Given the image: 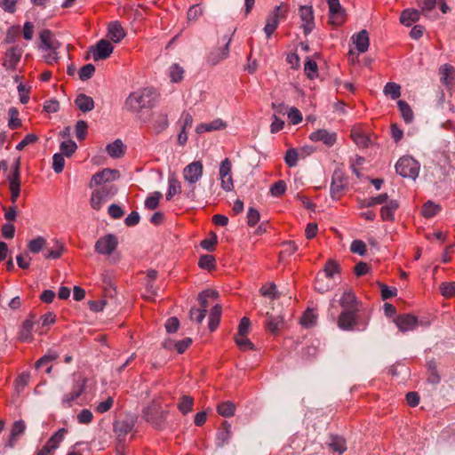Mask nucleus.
Instances as JSON below:
<instances>
[{
    "instance_id": "f257e3e1",
    "label": "nucleus",
    "mask_w": 455,
    "mask_h": 455,
    "mask_svg": "<svg viewBox=\"0 0 455 455\" xmlns=\"http://www.w3.org/2000/svg\"><path fill=\"white\" fill-rule=\"evenodd\" d=\"M157 94L153 88L146 87L132 92L124 102L127 111L140 117L142 109L152 108L156 101Z\"/></svg>"
},
{
    "instance_id": "f03ea898",
    "label": "nucleus",
    "mask_w": 455,
    "mask_h": 455,
    "mask_svg": "<svg viewBox=\"0 0 455 455\" xmlns=\"http://www.w3.org/2000/svg\"><path fill=\"white\" fill-rule=\"evenodd\" d=\"M204 175V164L202 161H194L186 165L182 170V177L187 184L188 190L185 191V196L190 200L196 198V183Z\"/></svg>"
},
{
    "instance_id": "7ed1b4c3",
    "label": "nucleus",
    "mask_w": 455,
    "mask_h": 455,
    "mask_svg": "<svg viewBox=\"0 0 455 455\" xmlns=\"http://www.w3.org/2000/svg\"><path fill=\"white\" fill-rule=\"evenodd\" d=\"M168 411L164 410L161 404L153 400L144 410L142 417L156 428H162L165 423Z\"/></svg>"
},
{
    "instance_id": "20e7f679",
    "label": "nucleus",
    "mask_w": 455,
    "mask_h": 455,
    "mask_svg": "<svg viewBox=\"0 0 455 455\" xmlns=\"http://www.w3.org/2000/svg\"><path fill=\"white\" fill-rule=\"evenodd\" d=\"M420 165L411 156H402L395 164L396 172L403 178L415 180L419 176Z\"/></svg>"
},
{
    "instance_id": "39448f33",
    "label": "nucleus",
    "mask_w": 455,
    "mask_h": 455,
    "mask_svg": "<svg viewBox=\"0 0 455 455\" xmlns=\"http://www.w3.org/2000/svg\"><path fill=\"white\" fill-rule=\"evenodd\" d=\"M117 188L113 185L103 186L100 188L94 190L90 200L92 208L96 211L100 210L103 204L115 196Z\"/></svg>"
},
{
    "instance_id": "423d86ee",
    "label": "nucleus",
    "mask_w": 455,
    "mask_h": 455,
    "mask_svg": "<svg viewBox=\"0 0 455 455\" xmlns=\"http://www.w3.org/2000/svg\"><path fill=\"white\" fill-rule=\"evenodd\" d=\"M219 180L221 188L226 192L234 189V180L232 176V164L228 158H225L220 164Z\"/></svg>"
},
{
    "instance_id": "0eeeda50",
    "label": "nucleus",
    "mask_w": 455,
    "mask_h": 455,
    "mask_svg": "<svg viewBox=\"0 0 455 455\" xmlns=\"http://www.w3.org/2000/svg\"><path fill=\"white\" fill-rule=\"evenodd\" d=\"M85 385L86 381L84 379L79 378L76 379L71 391L63 395L61 399V406L63 408L72 407L79 396L84 392Z\"/></svg>"
},
{
    "instance_id": "6e6552de",
    "label": "nucleus",
    "mask_w": 455,
    "mask_h": 455,
    "mask_svg": "<svg viewBox=\"0 0 455 455\" xmlns=\"http://www.w3.org/2000/svg\"><path fill=\"white\" fill-rule=\"evenodd\" d=\"M118 240L115 235H106L95 243V251L100 254L109 255L117 247Z\"/></svg>"
},
{
    "instance_id": "1a4fd4ad",
    "label": "nucleus",
    "mask_w": 455,
    "mask_h": 455,
    "mask_svg": "<svg viewBox=\"0 0 455 455\" xmlns=\"http://www.w3.org/2000/svg\"><path fill=\"white\" fill-rule=\"evenodd\" d=\"M120 177L119 171L115 169L106 168L100 172H96L90 181L89 187L100 186L102 184L112 182Z\"/></svg>"
},
{
    "instance_id": "9d476101",
    "label": "nucleus",
    "mask_w": 455,
    "mask_h": 455,
    "mask_svg": "<svg viewBox=\"0 0 455 455\" xmlns=\"http://www.w3.org/2000/svg\"><path fill=\"white\" fill-rule=\"evenodd\" d=\"M299 14L301 20V28L304 34H310L315 28V18L312 6L303 5L299 7Z\"/></svg>"
},
{
    "instance_id": "9b49d317",
    "label": "nucleus",
    "mask_w": 455,
    "mask_h": 455,
    "mask_svg": "<svg viewBox=\"0 0 455 455\" xmlns=\"http://www.w3.org/2000/svg\"><path fill=\"white\" fill-rule=\"evenodd\" d=\"M359 311H341L338 317V327L343 331H353L358 323Z\"/></svg>"
},
{
    "instance_id": "f8f14e48",
    "label": "nucleus",
    "mask_w": 455,
    "mask_h": 455,
    "mask_svg": "<svg viewBox=\"0 0 455 455\" xmlns=\"http://www.w3.org/2000/svg\"><path fill=\"white\" fill-rule=\"evenodd\" d=\"M329 6L330 22L332 25L339 26L345 20V10L341 6L339 0H326Z\"/></svg>"
},
{
    "instance_id": "ddd939ff",
    "label": "nucleus",
    "mask_w": 455,
    "mask_h": 455,
    "mask_svg": "<svg viewBox=\"0 0 455 455\" xmlns=\"http://www.w3.org/2000/svg\"><path fill=\"white\" fill-rule=\"evenodd\" d=\"M114 51L111 42L106 39L100 40L94 48H92V58L94 61L106 60Z\"/></svg>"
},
{
    "instance_id": "4468645a",
    "label": "nucleus",
    "mask_w": 455,
    "mask_h": 455,
    "mask_svg": "<svg viewBox=\"0 0 455 455\" xmlns=\"http://www.w3.org/2000/svg\"><path fill=\"white\" fill-rule=\"evenodd\" d=\"M39 37L41 42L39 49L42 51L58 50L60 47V43L49 29L42 30Z\"/></svg>"
},
{
    "instance_id": "2eb2a0df",
    "label": "nucleus",
    "mask_w": 455,
    "mask_h": 455,
    "mask_svg": "<svg viewBox=\"0 0 455 455\" xmlns=\"http://www.w3.org/2000/svg\"><path fill=\"white\" fill-rule=\"evenodd\" d=\"M342 311H359L361 303L352 291H346L339 299Z\"/></svg>"
},
{
    "instance_id": "dca6fc26",
    "label": "nucleus",
    "mask_w": 455,
    "mask_h": 455,
    "mask_svg": "<svg viewBox=\"0 0 455 455\" xmlns=\"http://www.w3.org/2000/svg\"><path fill=\"white\" fill-rule=\"evenodd\" d=\"M231 36L226 35L223 36V41H225V45L222 48H219L218 50L212 52L208 57V60L211 64L216 65L222 60H225L229 53V44L231 43Z\"/></svg>"
},
{
    "instance_id": "f3484780",
    "label": "nucleus",
    "mask_w": 455,
    "mask_h": 455,
    "mask_svg": "<svg viewBox=\"0 0 455 455\" xmlns=\"http://www.w3.org/2000/svg\"><path fill=\"white\" fill-rule=\"evenodd\" d=\"M309 139L315 142L322 141L324 145L331 147L337 140V134L324 129H320L312 132Z\"/></svg>"
},
{
    "instance_id": "a211bd4d",
    "label": "nucleus",
    "mask_w": 455,
    "mask_h": 455,
    "mask_svg": "<svg viewBox=\"0 0 455 455\" xmlns=\"http://www.w3.org/2000/svg\"><path fill=\"white\" fill-rule=\"evenodd\" d=\"M23 50L16 45L11 47L5 53L4 66L8 69H13L20 62Z\"/></svg>"
},
{
    "instance_id": "6ab92c4d",
    "label": "nucleus",
    "mask_w": 455,
    "mask_h": 455,
    "mask_svg": "<svg viewBox=\"0 0 455 455\" xmlns=\"http://www.w3.org/2000/svg\"><path fill=\"white\" fill-rule=\"evenodd\" d=\"M135 426V421L132 418L127 417L124 419L117 420L114 424V430L118 438H124Z\"/></svg>"
},
{
    "instance_id": "aec40b11",
    "label": "nucleus",
    "mask_w": 455,
    "mask_h": 455,
    "mask_svg": "<svg viewBox=\"0 0 455 455\" xmlns=\"http://www.w3.org/2000/svg\"><path fill=\"white\" fill-rule=\"evenodd\" d=\"M394 322L403 332L411 331L417 325V318L409 314L397 316Z\"/></svg>"
},
{
    "instance_id": "412c9836",
    "label": "nucleus",
    "mask_w": 455,
    "mask_h": 455,
    "mask_svg": "<svg viewBox=\"0 0 455 455\" xmlns=\"http://www.w3.org/2000/svg\"><path fill=\"white\" fill-rule=\"evenodd\" d=\"M350 136L353 141L360 148H367L371 143L369 135L361 127H353Z\"/></svg>"
},
{
    "instance_id": "4be33fe9",
    "label": "nucleus",
    "mask_w": 455,
    "mask_h": 455,
    "mask_svg": "<svg viewBox=\"0 0 455 455\" xmlns=\"http://www.w3.org/2000/svg\"><path fill=\"white\" fill-rule=\"evenodd\" d=\"M232 435L231 425L228 421H224L216 435L217 447H223L228 443Z\"/></svg>"
},
{
    "instance_id": "5701e85b",
    "label": "nucleus",
    "mask_w": 455,
    "mask_h": 455,
    "mask_svg": "<svg viewBox=\"0 0 455 455\" xmlns=\"http://www.w3.org/2000/svg\"><path fill=\"white\" fill-rule=\"evenodd\" d=\"M345 188V180L341 173L335 172L331 184V195L333 199H339Z\"/></svg>"
},
{
    "instance_id": "b1692460",
    "label": "nucleus",
    "mask_w": 455,
    "mask_h": 455,
    "mask_svg": "<svg viewBox=\"0 0 455 455\" xmlns=\"http://www.w3.org/2000/svg\"><path fill=\"white\" fill-rule=\"evenodd\" d=\"M227 127V123L220 118L214 119L210 123L200 124L196 126V131L197 133H204L206 132L220 131Z\"/></svg>"
},
{
    "instance_id": "393cba45",
    "label": "nucleus",
    "mask_w": 455,
    "mask_h": 455,
    "mask_svg": "<svg viewBox=\"0 0 455 455\" xmlns=\"http://www.w3.org/2000/svg\"><path fill=\"white\" fill-rule=\"evenodd\" d=\"M125 36L124 30L118 21L109 23L108 36L114 43H119Z\"/></svg>"
},
{
    "instance_id": "a878e982",
    "label": "nucleus",
    "mask_w": 455,
    "mask_h": 455,
    "mask_svg": "<svg viewBox=\"0 0 455 455\" xmlns=\"http://www.w3.org/2000/svg\"><path fill=\"white\" fill-rule=\"evenodd\" d=\"M399 207L396 200H390L385 203V205L381 207L380 216L383 220L390 221L394 220L395 212Z\"/></svg>"
},
{
    "instance_id": "bb28decb",
    "label": "nucleus",
    "mask_w": 455,
    "mask_h": 455,
    "mask_svg": "<svg viewBox=\"0 0 455 455\" xmlns=\"http://www.w3.org/2000/svg\"><path fill=\"white\" fill-rule=\"evenodd\" d=\"M420 17V12L417 9H405L402 12L400 16V22L410 27L412 23L418 21Z\"/></svg>"
},
{
    "instance_id": "cd10ccee",
    "label": "nucleus",
    "mask_w": 455,
    "mask_h": 455,
    "mask_svg": "<svg viewBox=\"0 0 455 455\" xmlns=\"http://www.w3.org/2000/svg\"><path fill=\"white\" fill-rule=\"evenodd\" d=\"M266 317V328L269 332L275 333L283 327V320L281 315H274L267 312Z\"/></svg>"
},
{
    "instance_id": "c85d7f7f",
    "label": "nucleus",
    "mask_w": 455,
    "mask_h": 455,
    "mask_svg": "<svg viewBox=\"0 0 455 455\" xmlns=\"http://www.w3.org/2000/svg\"><path fill=\"white\" fill-rule=\"evenodd\" d=\"M75 104L84 113L92 111L94 108L93 99L84 93L77 95Z\"/></svg>"
},
{
    "instance_id": "c756f323",
    "label": "nucleus",
    "mask_w": 455,
    "mask_h": 455,
    "mask_svg": "<svg viewBox=\"0 0 455 455\" xmlns=\"http://www.w3.org/2000/svg\"><path fill=\"white\" fill-rule=\"evenodd\" d=\"M354 43L359 52H365L369 48V36L366 30H362L353 36Z\"/></svg>"
},
{
    "instance_id": "7c9ffc66",
    "label": "nucleus",
    "mask_w": 455,
    "mask_h": 455,
    "mask_svg": "<svg viewBox=\"0 0 455 455\" xmlns=\"http://www.w3.org/2000/svg\"><path fill=\"white\" fill-rule=\"evenodd\" d=\"M454 68L451 65L444 64L439 68L440 80L442 84L450 85L453 82Z\"/></svg>"
},
{
    "instance_id": "2f4dec72",
    "label": "nucleus",
    "mask_w": 455,
    "mask_h": 455,
    "mask_svg": "<svg viewBox=\"0 0 455 455\" xmlns=\"http://www.w3.org/2000/svg\"><path fill=\"white\" fill-rule=\"evenodd\" d=\"M106 151L111 157L118 158L124 154V145L121 140L117 139L106 147Z\"/></svg>"
},
{
    "instance_id": "473e14b6",
    "label": "nucleus",
    "mask_w": 455,
    "mask_h": 455,
    "mask_svg": "<svg viewBox=\"0 0 455 455\" xmlns=\"http://www.w3.org/2000/svg\"><path fill=\"white\" fill-rule=\"evenodd\" d=\"M305 148H302L300 152H299L295 148H290L286 151L285 156H284V162L289 167H294L298 164L299 157L305 156L304 154Z\"/></svg>"
},
{
    "instance_id": "72a5a7b5",
    "label": "nucleus",
    "mask_w": 455,
    "mask_h": 455,
    "mask_svg": "<svg viewBox=\"0 0 455 455\" xmlns=\"http://www.w3.org/2000/svg\"><path fill=\"white\" fill-rule=\"evenodd\" d=\"M169 125L168 116L164 113H156L153 119V127L156 133L164 131Z\"/></svg>"
},
{
    "instance_id": "f704fd0d",
    "label": "nucleus",
    "mask_w": 455,
    "mask_h": 455,
    "mask_svg": "<svg viewBox=\"0 0 455 455\" xmlns=\"http://www.w3.org/2000/svg\"><path fill=\"white\" fill-rule=\"evenodd\" d=\"M441 211V206L433 201L426 202L422 206V215L425 218H433Z\"/></svg>"
},
{
    "instance_id": "c9c22d12",
    "label": "nucleus",
    "mask_w": 455,
    "mask_h": 455,
    "mask_svg": "<svg viewBox=\"0 0 455 455\" xmlns=\"http://www.w3.org/2000/svg\"><path fill=\"white\" fill-rule=\"evenodd\" d=\"M221 315V307L220 305H215L210 314L209 317V329L211 331H215L218 327Z\"/></svg>"
},
{
    "instance_id": "e433bc0d",
    "label": "nucleus",
    "mask_w": 455,
    "mask_h": 455,
    "mask_svg": "<svg viewBox=\"0 0 455 455\" xmlns=\"http://www.w3.org/2000/svg\"><path fill=\"white\" fill-rule=\"evenodd\" d=\"M329 446L334 452H337L339 455H341L347 450L345 439L338 435H333L331 437Z\"/></svg>"
},
{
    "instance_id": "4c0bfd02",
    "label": "nucleus",
    "mask_w": 455,
    "mask_h": 455,
    "mask_svg": "<svg viewBox=\"0 0 455 455\" xmlns=\"http://www.w3.org/2000/svg\"><path fill=\"white\" fill-rule=\"evenodd\" d=\"M181 193L180 182L174 177L168 180V191L166 194V200L171 201L173 196Z\"/></svg>"
},
{
    "instance_id": "58836bf2",
    "label": "nucleus",
    "mask_w": 455,
    "mask_h": 455,
    "mask_svg": "<svg viewBox=\"0 0 455 455\" xmlns=\"http://www.w3.org/2000/svg\"><path fill=\"white\" fill-rule=\"evenodd\" d=\"M397 106L405 123L411 124L413 121L414 115L409 104L404 100H399Z\"/></svg>"
},
{
    "instance_id": "ea45409f",
    "label": "nucleus",
    "mask_w": 455,
    "mask_h": 455,
    "mask_svg": "<svg viewBox=\"0 0 455 455\" xmlns=\"http://www.w3.org/2000/svg\"><path fill=\"white\" fill-rule=\"evenodd\" d=\"M217 411L222 417H232L235 411V405L233 402L226 401L218 405Z\"/></svg>"
},
{
    "instance_id": "a19ab883",
    "label": "nucleus",
    "mask_w": 455,
    "mask_h": 455,
    "mask_svg": "<svg viewBox=\"0 0 455 455\" xmlns=\"http://www.w3.org/2000/svg\"><path fill=\"white\" fill-rule=\"evenodd\" d=\"M388 196L387 193L380 194L377 196L371 197L368 199H364L360 203V206L363 207H372L378 204H383L387 202Z\"/></svg>"
},
{
    "instance_id": "79ce46f5",
    "label": "nucleus",
    "mask_w": 455,
    "mask_h": 455,
    "mask_svg": "<svg viewBox=\"0 0 455 455\" xmlns=\"http://www.w3.org/2000/svg\"><path fill=\"white\" fill-rule=\"evenodd\" d=\"M441 380L440 375L438 373L435 363L430 361L427 363V382L432 385L439 384Z\"/></svg>"
},
{
    "instance_id": "37998d69",
    "label": "nucleus",
    "mask_w": 455,
    "mask_h": 455,
    "mask_svg": "<svg viewBox=\"0 0 455 455\" xmlns=\"http://www.w3.org/2000/svg\"><path fill=\"white\" fill-rule=\"evenodd\" d=\"M33 322L30 320H26L21 327L20 331V339L22 341H31L32 340V331H33Z\"/></svg>"
},
{
    "instance_id": "c03bdc74",
    "label": "nucleus",
    "mask_w": 455,
    "mask_h": 455,
    "mask_svg": "<svg viewBox=\"0 0 455 455\" xmlns=\"http://www.w3.org/2000/svg\"><path fill=\"white\" fill-rule=\"evenodd\" d=\"M162 196L163 195L159 191H156L150 194L145 200V208L151 211L156 209L159 205V201Z\"/></svg>"
},
{
    "instance_id": "a18cd8bd",
    "label": "nucleus",
    "mask_w": 455,
    "mask_h": 455,
    "mask_svg": "<svg viewBox=\"0 0 455 455\" xmlns=\"http://www.w3.org/2000/svg\"><path fill=\"white\" fill-rule=\"evenodd\" d=\"M66 434L67 430L65 428H60L47 441L46 443L55 451L63 441Z\"/></svg>"
},
{
    "instance_id": "49530a36",
    "label": "nucleus",
    "mask_w": 455,
    "mask_h": 455,
    "mask_svg": "<svg viewBox=\"0 0 455 455\" xmlns=\"http://www.w3.org/2000/svg\"><path fill=\"white\" fill-rule=\"evenodd\" d=\"M194 400L191 396L183 395L178 403V408L183 414H188L193 409Z\"/></svg>"
},
{
    "instance_id": "de8ad7c7",
    "label": "nucleus",
    "mask_w": 455,
    "mask_h": 455,
    "mask_svg": "<svg viewBox=\"0 0 455 455\" xmlns=\"http://www.w3.org/2000/svg\"><path fill=\"white\" fill-rule=\"evenodd\" d=\"M60 148L61 151L60 154L68 157V156H72L73 153L76 152V150L77 148V145L72 140H67L61 142Z\"/></svg>"
},
{
    "instance_id": "09e8293b",
    "label": "nucleus",
    "mask_w": 455,
    "mask_h": 455,
    "mask_svg": "<svg viewBox=\"0 0 455 455\" xmlns=\"http://www.w3.org/2000/svg\"><path fill=\"white\" fill-rule=\"evenodd\" d=\"M384 93L390 95L393 100H395L401 95V87L395 83H387L384 87Z\"/></svg>"
},
{
    "instance_id": "8fccbe9b",
    "label": "nucleus",
    "mask_w": 455,
    "mask_h": 455,
    "mask_svg": "<svg viewBox=\"0 0 455 455\" xmlns=\"http://www.w3.org/2000/svg\"><path fill=\"white\" fill-rule=\"evenodd\" d=\"M184 70L178 64H173L170 68L169 76L172 83L180 82L183 79Z\"/></svg>"
},
{
    "instance_id": "3c124183",
    "label": "nucleus",
    "mask_w": 455,
    "mask_h": 455,
    "mask_svg": "<svg viewBox=\"0 0 455 455\" xmlns=\"http://www.w3.org/2000/svg\"><path fill=\"white\" fill-rule=\"evenodd\" d=\"M45 243L46 240L42 236H38L36 239L31 240L28 243V247L29 251L32 253H37L44 247Z\"/></svg>"
},
{
    "instance_id": "603ef678",
    "label": "nucleus",
    "mask_w": 455,
    "mask_h": 455,
    "mask_svg": "<svg viewBox=\"0 0 455 455\" xmlns=\"http://www.w3.org/2000/svg\"><path fill=\"white\" fill-rule=\"evenodd\" d=\"M438 1L439 0H416L418 6L420 8V12L426 15L435 8Z\"/></svg>"
},
{
    "instance_id": "864d4df0",
    "label": "nucleus",
    "mask_w": 455,
    "mask_h": 455,
    "mask_svg": "<svg viewBox=\"0 0 455 455\" xmlns=\"http://www.w3.org/2000/svg\"><path fill=\"white\" fill-rule=\"evenodd\" d=\"M26 429V424L23 420H17L13 423L12 431H11V440H15L20 435L24 433Z\"/></svg>"
},
{
    "instance_id": "5fc2aeb1",
    "label": "nucleus",
    "mask_w": 455,
    "mask_h": 455,
    "mask_svg": "<svg viewBox=\"0 0 455 455\" xmlns=\"http://www.w3.org/2000/svg\"><path fill=\"white\" fill-rule=\"evenodd\" d=\"M304 72L310 79L317 76V64L313 60H307L304 66Z\"/></svg>"
},
{
    "instance_id": "6e6d98bb",
    "label": "nucleus",
    "mask_w": 455,
    "mask_h": 455,
    "mask_svg": "<svg viewBox=\"0 0 455 455\" xmlns=\"http://www.w3.org/2000/svg\"><path fill=\"white\" fill-rule=\"evenodd\" d=\"M30 379L29 372H22L20 373L15 380V388L18 393L21 392L24 387L28 384Z\"/></svg>"
},
{
    "instance_id": "4d7b16f0",
    "label": "nucleus",
    "mask_w": 455,
    "mask_h": 455,
    "mask_svg": "<svg viewBox=\"0 0 455 455\" xmlns=\"http://www.w3.org/2000/svg\"><path fill=\"white\" fill-rule=\"evenodd\" d=\"M65 165V159L62 154L56 153L52 157V169L56 173L62 172Z\"/></svg>"
},
{
    "instance_id": "13d9d810",
    "label": "nucleus",
    "mask_w": 455,
    "mask_h": 455,
    "mask_svg": "<svg viewBox=\"0 0 455 455\" xmlns=\"http://www.w3.org/2000/svg\"><path fill=\"white\" fill-rule=\"evenodd\" d=\"M260 292L263 296L268 297L273 299L280 298L281 295V293L276 291V286L275 283H270L267 287H261Z\"/></svg>"
},
{
    "instance_id": "bf43d9fd",
    "label": "nucleus",
    "mask_w": 455,
    "mask_h": 455,
    "mask_svg": "<svg viewBox=\"0 0 455 455\" xmlns=\"http://www.w3.org/2000/svg\"><path fill=\"white\" fill-rule=\"evenodd\" d=\"M315 319H316V315L314 313V311L312 309H307L304 315H302V317L300 318V323L304 326V327H311L315 322Z\"/></svg>"
},
{
    "instance_id": "052dcab7",
    "label": "nucleus",
    "mask_w": 455,
    "mask_h": 455,
    "mask_svg": "<svg viewBox=\"0 0 455 455\" xmlns=\"http://www.w3.org/2000/svg\"><path fill=\"white\" fill-rule=\"evenodd\" d=\"M235 341L242 350L253 349L254 346L246 335H235Z\"/></svg>"
},
{
    "instance_id": "680f3d73",
    "label": "nucleus",
    "mask_w": 455,
    "mask_h": 455,
    "mask_svg": "<svg viewBox=\"0 0 455 455\" xmlns=\"http://www.w3.org/2000/svg\"><path fill=\"white\" fill-rule=\"evenodd\" d=\"M286 183L283 180H278L271 186L270 194L272 196L277 197L283 195L286 191Z\"/></svg>"
},
{
    "instance_id": "e2e57ef3",
    "label": "nucleus",
    "mask_w": 455,
    "mask_h": 455,
    "mask_svg": "<svg viewBox=\"0 0 455 455\" xmlns=\"http://www.w3.org/2000/svg\"><path fill=\"white\" fill-rule=\"evenodd\" d=\"M282 15V5H278L274 9L273 12L267 17V21L276 28Z\"/></svg>"
},
{
    "instance_id": "0e129e2a",
    "label": "nucleus",
    "mask_w": 455,
    "mask_h": 455,
    "mask_svg": "<svg viewBox=\"0 0 455 455\" xmlns=\"http://www.w3.org/2000/svg\"><path fill=\"white\" fill-rule=\"evenodd\" d=\"M95 72V67L92 64H86L79 70V78L82 81L90 79Z\"/></svg>"
},
{
    "instance_id": "69168bd1",
    "label": "nucleus",
    "mask_w": 455,
    "mask_h": 455,
    "mask_svg": "<svg viewBox=\"0 0 455 455\" xmlns=\"http://www.w3.org/2000/svg\"><path fill=\"white\" fill-rule=\"evenodd\" d=\"M206 309H200L192 307L189 312L190 320L201 323L206 316Z\"/></svg>"
},
{
    "instance_id": "338daca9",
    "label": "nucleus",
    "mask_w": 455,
    "mask_h": 455,
    "mask_svg": "<svg viewBox=\"0 0 455 455\" xmlns=\"http://www.w3.org/2000/svg\"><path fill=\"white\" fill-rule=\"evenodd\" d=\"M215 258L212 255H203L200 257L198 265L204 269H212L214 267Z\"/></svg>"
},
{
    "instance_id": "774afa93",
    "label": "nucleus",
    "mask_w": 455,
    "mask_h": 455,
    "mask_svg": "<svg viewBox=\"0 0 455 455\" xmlns=\"http://www.w3.org/2000/svg\"><path fill=\"white\" fill-rule=\"evenodd\" d=\"M323 272L326 277L332 278L334 274L339 272V265L336 261L329 259L324 266Z\"/></svg>"
}]
</instances>
